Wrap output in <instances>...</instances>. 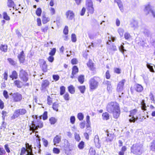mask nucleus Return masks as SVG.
<instances>
[{"mask_svg": "<svg viewBox=\"0 0 155 155\" xmlns=\"http://www.w3.org/2000/svg\"><path fill=\"white\" fill-rule=\"evenodd\" d=\"M107 110L113 114V117L117 119L120 116V110L119 104L116 102H111L109 103L107 106Z\"/></svg>", "mask_w": 155, "mask_h": 155, "instance_id": "f257e3e1", "label": "nucleus"}, {"mask_svg": "<svg viewBox=\"0 0 155 155\" xmlns=\"http://www.w3.org/2000/svg\"><path fill=\"white\" fill-rule=\"evenodd\" d=\"M41 116L38 117L37 115H35L33 120L31 122V126H30L29 130L33 132H38L36 131L38 129H41L43 127L44 124L41 120Z\"/></svg>", "mask_w": 155, "mask_h": 155, "instance_id": "f03ea898", "label": "nucleus"}, {"mask_svg": "<svg viewBox=\"0 0 155 155\" xmlns=\"http://www.w3.org/2000/svg\"><path fill=\"white\" fill-rule=\"evenodd\" d=\"M101 81V78L98 76H94L91 78L89 82L90 89L93 90L97 89L99 86V82Z\"/></svg>", "mask_w": 155, "mask_h": 155, "instance_id": "7ed1b4c3", "label": "nucleus"}, {"mask_svg": "<svg viewBox=\"0 0 155 155\" xmlns=\"http://www.w3.org/2000/svg\"><path fill=\"white\" fill-rule=\"evenodd\" d=\"M27 113V110L24 108L16 109L14 111L13 114L11 117V119L14 120L18 117L20 116H22L26 114Z\"/></svg>", "mask_w": 155, "mask_h": 155, "instance_id": "20e7f679", "label": "nucleus"}, {"mask_svg": "<svg viewBox=\"0 0 155 155\" xmlns=\"http://www.w3.org/2000/svg\"><path fill=\"white\" fill-rule=\"evenodd\" d=\"M142 147L140 145L136 143L133 144L130 148L131 153L134 154L140 155L142 153Z\"/></svg>", "mask_w": 155, "mask_h": 155, "instance_id": "39448f33", "label": "nucleus"}, {"mask_svg": "<svg viewBox=\"0 0 155 155\" xmlns=\"http://www.w3.org/2000/svg\"><path fill=\"white\" fill-rule=\"evenodd\" d=\"M138 110L137 109L135 108L130 111V114L129 116L130 118L129 119V121L130 123H134L138 119L137 116H135L136 114L138 113Z\"/></svg>", "mask_w": 155, "mask_h": 155, "instance_id": "423d86ee", "label": "nucleus"}, {"mask_svg": "<svg viewBox=\"0 0 155 155\" xmlns=\"http://www.w3.org/2000/svg\"><path fill=\"white\" fill-rule=\"evenodd\" d=\"M19 76L20 79L24 83L26 82L28 80V72L22 69L20 70Z\"/></svg>", "mask_w": 155, "mask_h": 155, "instance_id": "0eeeda50", "label": "nucleus"}, {"mask_svg": "<svg viewBox=\"0 0 155 155\" xmlns=\"http://www.w3.org/2000/svg\"><path fill=\"white\" fill-rule=\"evenodd\" d=\"M86 6L88 13L90 14H93L94 10L92 1L91 0H87L86 3Z\"/></svg>", "mask_w": 155, "mask_h": 155, "instance_id": "6e6552de", "label": "nucleus"}, {"mask_svg": "<svg viewBox=\"0 0 155 155\" xmlns=\"http://www.w3.org/2000/svg\"><path fill=\"white\" fill-rule=\"evenodd\" d=\"M134 90L138 93H141L143 90V87L140 84H136L134 85V88L130 87V91L132 94L134 93Z\"/></svg>", "mask_w": 155, "mask_h": 155, "instance_id": "1a4fd4ad", "label": "nucleus"}, {"mask_svg": "<svg viewBox=\"0 0 155 155\" xmlns=\"http://www.w3.org/2000/svg\"><path fill=\"white\" fill-rule=\"evenodd\" d=\"M22 99V95L18 92L14 93L12 96L13 102H20Z\"/></svg>", "mask_w": 155, "mask_h": 155, "instance_id": "9d476101", "label": "nucleus"}, {"mask_svg": "<svg viewBox=\"0 0 155 155\" xmlns=\"http://www.w3.org/2000/svg\"><path fill=\"white\" fill-rule=\"evenodd\" d=\"M39 62V66L40 69L43 72L45 73L48 71V65L46 61L44 60H40Z\"/></svg>", "mask_w": 155, "mask_h": 155, "instance_id": "9b49d317", "label": "nucleus"}, {"mask_svg": "<svg viewBox=\"0 0 155 155\" xmlns=\"http://www.w3.org/2000/svg\"><path fill=\"white\" fill-rule=\"evenodd\" d=\"M126 81V80L124 79H123L118 82L116 88V91L117 92L119 93L122 91L124 89V86Z\"/></svg>", "mask_w": 155, "mask_h": 155, "instance_id": "f8f14e48", "label": "nucleus"}, {"mask_svg": "<svg viewBox=\"0 0 155 155\" xmlns=\"http://www.w3.org/2000/svg\"><path fill=\"white\" fill-rule=\"evenodd\" d=\"M71 74L70 78L73 79L75 77V75L78 72L79 69L76 65H74L71 68Z\"/></svg>", "mask_w": 155, "mask_h": 155, "instance_id": "ddd939ff", "label": "nucleus"}, {"mask_svg": "<svg viewBox=\"0 0 155 155\" xmlns=\"http://www.w3.org/2000/svg\"><path fill=\"white\" fill-rule=\"evenodd\" d=\"M144 11L147 12V15L149 14L150 12L152 13L153 17H155V12L151 9V6L150 4H148L145 6Z\"/></svg>", "mask_w": 155, "mask_h": 155, "instance_id": "4468645a", "label": "nucleus"}, {"mask_svg": "<svg viewBox=\"0 0 155 155\" xmlns=\"http://www.w3.org/2000/svg\"><path fill=\"white\" fill-rule=\"evenodd\" d=\"M50 85V82L48 80H43L41 84V90H45L47 88L49 87Z\"/></svg>", "mask_w": 155, "mask_h": 155, "instance_id": "2eb2a0df", "label": "nucleus"}, {"mask_svg": "<svg viewBox=\"0 0 155 155\" xmlns=\"http://www.w3.org/2000/svg\"><path fill=\"white\" fill-rule=\"evenodd\" d=\"M18 58L20 63H24L25 61V56L23 51H22L18 56Z\"/></svg>", "mask_w": 155, "mask_h": 155, "instance_id": "dca6fc26", "label": "nucleus"}, {"mask_svg": "<svg viewBox=\"0 0 155 155\" xmlns=\"http://www.w3.org/2000/svg\"><path fill=\"white\" fill-rule=\"evenodd\" d=\"M65 15L66 17L70 20H72L74 17V14L72 11L68 10L66 13Z\"/></svg>", "mask_w": 155, "mask_h": 155, "instance_id": "f3484780", "label": "nucleus"}, {"mask_svg": "<svg viewBox=\"0 0 155 155\" xmlns=\"http://www.w3.org/2000/svg\"><path fill=\"white\" fill-rule=\"evenodd\" d=\"M63 148L65 151H70V143L67 140H65L64 142Z\"/></svg>", "mask_w": 155, "mask_h": 155, "instance_id": "a211bd4d", "label": "nucleus"}, {"mask_svg": "<svg viewBox=\"0 0 155 155\" xmlns=\"http://www.w3.org/2000/svg\"><path fill=\"white\" fill-rule=\"evenodd\" d=\"M61 136L59 135H56L53 139V142L54 145H56L57 144L59 143L61 141Z\"/></svg>", "mask_w": 155, "mask_h": 155, "instance_id": "6ab92c4d", "label": "nucleus"}, {"mask_svg": "<svg viewBox=\"0 0 155 155\" xmlns=\"http://www.w3.org/2000/svg\"><path fill=\"white\" fill-rule=\"evenodd\" d=\"M87 65L91 70L94 71L95 70V68L94 66V63L91 60L89 59V60L87 63Z\"/></svg>", "mask_w": 155, "mask_h": 155, "instance_id": "aec40b11", "label": "nucleus"}, {"mask_svg": "<svg viewBox=\"0 0 155 155\" xmlns=\"http://www.w3.org/2000/svg\"><path fill=\"white\" fill-rule=\"evenodd\" d=\"M94 141L95 147L97 148H100L101 147V144L99 143V139L98 135L95 136Z\"/></svg>", "mask_w": 155, "mask_h": 155, "instance_id": "412c9836", "label": "nucleus"}, {"mask_svg": "<svg viewBox=\"0 0 155 155\" xmlns=\"http://www.w3.org/2000/svg\"><path fill=\"white\" fill-rule=\"evenodd\" d=\"M50 21V18L47 17L45 14L42 15V21L43 24H45L49 22Z\"/></svg>", "mask_w": 155, "mask_h": 155, "instance_id": "4be33fe9", "label": "nucleus"}, {"mask_svg": "<svg viewBox=\"0 0 155 155\" xmlns=\"http://www.w3.org/2000/svg\"><path fill=\"white\" fill-rule=\"evenodd\" d=\"M114 2L117 4L121 11L122 12L124 10V8L121 1L120 0H114Z\"/></svg>", "mask_w": 155, "mask_h": 155, "instance_id": "5701e85b", "label": "nucleus"}, {"mask_svg": "<svg viewBox=\"0 0 155 155\" xmlns=\"http://www.w3.org/2000/svg\"><path fill=\"white\" fill-rule=\"evenodd\" d=\"M0 50L4 53L8 51L7 45L1 44L0 46Z\"/></svg>", "mask_w": 155, "mask_h": 155, "instance_id": "b1692460", "label": "nucleus"}, {"mask_svg": "<svg viewBox=\"0 0 155 155\" xmlns=\"http://www.w3.org/2000/svg\"><path fill=\"white\" fill-rule=\"evenodd\" d=\"M9 77L12 80L17 79L18 78V73L15 71L14 70L12 71V74Z\"/></svg>", "mask_w": 155, "mask_h": 155, "instance_id": "393cba45", "label": "nucleus"}, {"mask_svg": "<svg viewBox=\"0 0 155 155\" xmlns=\"http://www.w3.org/2000/svg\"><path fill=\"white\" fill-rule=\"evenodd\" d=\"M21 83L22 82L18 80H16L14 81V85L18 88H21L22 87Z\"/></svg>", "mask_w": 155, "mask_h": 155, "instance_id": "a878e982", "label": "nucleus"}, {"mask_svg": "<svg viewBox=\"0 0 155 155\" xmlns=\"http://www.w3.org/2000/svg\"><path fill=\"white\" fill-rule=\"evenodd\" d=\"M7 5L9 8H14L15 6V3L13 0H8Z\"/></svg>", "mask_w": 155, "mask_h": 155, "instance_id": "bb28decb", "label": "nucleus"}, {"mask_svg": "<svg viewBox=\"0 0 155 155\" xmlns=\"http://www.w3.org/2000/svg\"><path fill=\"white\" fill-rule=\"evenodd\" d=\"M69 92L71 94H74L75 92V89L74 87L72 85H70L68 87Z\"/></svg>", "mask_w": 155, "mask_h": 155, "instance_id": "cd10ccee", "label": "nucleus"}, {"mask_svg": "<svg viewBox=\"0 0 155 155\" xmlns=\"http://www.w3.org/2000/svg\"><path fill=\"white\" fill-rule=\"evenodd\" d=\"M78 79L79 82L81 84H82L84 82V76L83 75H80L78 76Z\"/></svg>", "mask_w": 155, "mask_h": 155, "instance_id": "c85d7f7f", "label": "nucleus"}, {"mask_svg": "<svg viewBox=\"0 0 155 155\" xmlns=\"http://www.w3.org/2000/svg\"><path fill=\"white\" fill-rule=\"evenodd\" d=\"M37 137L38 138L36 140V141L37 143V145H36V147L38 149L39 153H40V151L41 150H40V148L41 147L40 142V139L38 135H37Z\"/></svg>", "mask_w": 155, "mask_h": 155, "instance_id": "c756f323", "label": "nucleus"}, {"mask_svg": "<svg viewBox=\"0 0 155 155\" xmlns=\"http://www.w3.org/2000/svg\"><path fill=\"white\" fill-rule=\"evenodd\" d=\"M127 150V147L126 146H123L121 148L120 150L118 152L119 155H124L125 152Z\"/></svg>", "mask_w": 155, "mask_h": 155, "instance_id": "7c9ffc66", "label": "nucleus"}, {"mask_svg": "<svg viewBox=\"0 0 155 155\" xmlns=\"http://www.w3.org/2000/svg\"><path fill=\"white\" fill-rule=\"evenodd\" d=\"M57 119L54 117H51L49 118V121L51 125H54L57 122Z\"/></svg>", "mask_w": 155, "mask_h": 155, "instance_id": "2f4dec72", "label": "nucleus"}, {"mask_svg": "<svg viewBox=\"0 0 155 155\" xmlns=\"http://www.w3.org/2000/svg\"><path fill=\"white\" fill-rule=\"evenodd\" d=\"M25 148L27 150V153L28 152H32V147L31 145H30L29 143L26 142L25 143Z\"/></svg>", "mask_w": 155, "mask_h": 155, "instance_id": "473e14b6", "label": "nucleus"}, {"mask_svg": "<svg viewBox=\"0 0 155 155\" xmlns=\"http://www.w3.org/2000/svg\"><path fill=\"white\" fill-rule=\"evenodd\" d=\"M102 119L103 120H107L109 119L110 116L107 112H105L102 114Z\"/></svg>", "mask_w": 155, "mask_h": 155, "instance_id": "72a5a7b5", "label": "nucleus"}, {"mask_svg": "<svg viewBox=\"0 0 155 155\" xmlns=\"http://www.w3.org/2000/svg\"><path fill=\"white\" fill-rule=\"evenodd\" d=\"M141 104V108L142 110L143 111H146L147 110V107L146 105V104L145 103L144 100H142L140 102Z\"/></svg>", "mask_w": 155, "mask_h": 155, "instance_id": "f704fd0d", "label": "nucleus"}, {"mask_svg": "<svg viewBox=\"0 0 155 155\" xmlns=\"http://www.w3.org/2000/svg\"><path fill=\"white\" fill-rule=\"evenodd\" d=\"M63 95V97L64 100L66 101H68L70 99V97L69 94L66 92L65 94H64Z\"/></svg>", "mask_w": 155, "mask_h": 155, "instance_id": "c9c22d12", "label": "nucleus"}, {"mask_svg": "<svg viewBox=\"0 0 155 155\" xmlns=\"http://www.w3.org/2000/svg\"><path fill=\"white\" fill-rule=\"evenodd\" d=\"M124 37L125 39L128 41H130L132 39V36L130 33L128 32H126L124 34Z\"/></svg>", "mask_w": 155, "mask_h": 155, "instance_id": "e433bc0d", "label": "nucleus"}, {"mask_svg": "<svg viewBox=\"0 0 155 155\" xmlns=\"http://www.w3.org/2000/svg\"><path fill=\"white\" fill-rule=\"evenodd\" d=\"M59 106V104L57 102H55L53 104L52 108L54 110L57 111H58Z\"/></svg>", "mask_w": 155, "mask_h": 155, "instance_id": "4c0bfd02", "label": "nucleus"}, {"mask_svg": "<svg viewBox=\"0 0 155 155\" xmlns=\"http://www.w3.org/2000/svg\"><path fill=\"white\" fill-rule=\"evenodd\" d=\"M78 88L81 93L84 94V93L86 90V87L85 85L79 86Z\"/></svg>", "mask_w": 155, "mask_h": 155, "instance_id": "58836bf2", "label": "nucleus"}, {"mask_svg": "<svg viewBox=\"0 0 155 155\" xmlns=\"http://www.w3.org/2000/svg\"><path fill=\"white\" fill-rule=\"evenodd\" d=\"M42 9L41 8H38L35 11L36 15L38 17L41 16L42 13Z\"/></svg>", "mask_w": 155, "mask_h": 155, "instance_id": "ea45409f", "label": "nucleus"}, {"mask_svg": "<svg viewBox=\"0 0 155 155\" xmlns=\"http://www.w3.org/2000/svg\"><path fill=\"white\" fill-rule=\"evenodd\" d=\"M96 151L93 147H91L89 150L88 155H95Z\"/></svg>", "mask_w": 155, "mask_h": 155, "instance_id": "a19ab883", "label": "nucleus"}, {"mask_svg": "<svg viewBox=\"0 0 155 155\" xmlns=\"http://www.w3.org/2000/svg\"><path fill=\"white\" fill-rule=\"evenodd\" d=\"M66 91V88L63 86H61L60 87V94L61 95H62L65 93Z\"/></svg>", "mask_w": 155, "mask_h": 155, "instance_id": "79ce46f5", "label": "nucleus"}, {"mask_svg": "<svg viewBox=\"0 0 155 155\" xmlns=\"http://www.w3.org/2000/svg\"><path fill=\"white\" fill-rule=\"evenodd\" d=\"M3 18L6 21H9L10 17L8 16L6 12H4L3 13Z\"/></svg>", "mask_w": 155, "mask_h": 155, "instance_id": "37998d69", "label": "nucleus"}, {"mask_svg": "<svg viewBox=\"0 0 155 155\" xmlns=\"http://www.w3.org/2000/svg\"><path fill=\"white\" fill-rule=\"evenodd\" d=\"M78 148L80 149H83L84 147V142L81 141L78 144Z\"/></svg>", "mask_w": 155, "mask_h": 155, "instance_id": "c03bdc74", "label": "nucleus"}, {"mask_svg": "<svg viewBox=\"0 0 155 155\" xmlns=\"http://www.w3.org/2000/svg\"><path fill=\"white\" fill-rule=\"evenodd\" d=\"M105 78L107 79H109L111 77V75L110 74V71L107 70L106 71L105 73Z\"/></svg>", "mask_w": 155, "mask_h": 155, "instance_id": "a18cd8bd", "label": "nucleus"}, {"mask_svg": "<svg viewBox=\"0 0 155 155\" xmlns=\"http://www.w3.org/2000/svg\"><path fill=\"white\" fill-rule=\"evenodd\" d=\"M27 152V150L25 147H22L21 148L20 155H24L26 152Z\"/></svg>", "mask_w": 155, "mask_h": 155, "instance_id": "49530a36", "label": "nucleus"}, {"mask_svg": "<svg viewBox=\"0 0 155 155\" xmlns=\"http://www.w3.org/2000/svg\"><path fill=\"white\" fill-rule=\"evenodd\" d=\"M150 148L151 150L152 151H155V140H153L151 142Z\"/></svg>", "mask_w": 155, "mask_h": 155, "instance_id": "de8ad7c7", "label": "nucleus"}, {"mask_svg": "<svg viewBox=\"0 0 155 155\" xmlns=\"http://www.w3.org/2000/svg\"><path fill=\"white\" fill-rule=\"evenodd\" d=\"M77 117L79 120L81 121L83 120L84 116L82 113H79L78 114Z\"/></svg>", "mask_w": 155, "mask_h": 155, "instance_id": "09e8293b", "label": "nucleus"}, {"mask_svg": "<svg viewBox=\"0 0 155 155\" xmlns=\"http://www.w3.org/2000/svg\"><path fill=\"white\" fill-rule=\"evenodd\" d=\"M47 104L48 105H50L52 104V98L50 96H47Z\"/></svg>", "mask_w": 155, "mask_h": 155, "instance_id": "8fccbe9b", "label": "nucleus"}, {"mask_svg": "<svg viewBox=\"0 0 155 155\" xmlns=\"http://www.w3.org/2000/svg\"><path fill=\"white\" fill-rule=\"evenodd\" d=\"M76 35L74 33H73L71 35V40L73 42H75L77 41Z\"/></svg>", "mask_w": 155, "mask_h": 155, "instance_id": "3c124183", "label": "nucleus"}, {"mask_svg": "<svg viewBox=\"0 0 155 155\" xmlns=\"http://www.w3.org/2000/svg\"><path fill=\"white\" fill-rule=\"evenodd\" d=\"M56 49L55 48H52L49 52V54L50 55L54 56L56 52Z\"/></svg>", "mask_w": 155, "mask_h": 155, "instance_id": "603ef678", "label": "nucleus"}, {"mask_svg": "<svg viewBox=\"0 0 155 155\" xmlns=\"http://www.w3.org/2000/svg\"><path fill=\"white\" fill-rule=\"evenodd\" d=\"M42 119L44 120H45L48 119V112L45 111L42 114Z\"/></svg>", "mask_w": 155, "mask_h": 155, "instance_id": "864d4df0", "label": "nucleus"}, {"mask_svg": "<svg viewBox=\"0 0 155 155\" xmlns=\"http://www.w3.org/2000/svg\"><path fill=\"white\" fill-rule=\"evenodd\" d=\"M71 63L72 65H75L78 63V61L76 58H73L71 60Z\"/></svg>", "mask_w": 155, "mask_h": 155, "instance_id": "5fc2aeb1", "label": "nucleus"}, {"mask_svg": "<svg viewBox=\"0 0 155 155\" xmlns=\"http://www.w3.org/2000/svg\"><path fill=\"white\" fill-rule=\"evenodd\" d=\"M7 60L9 63L12 65H15V62L11 58H8Z\"/></svg>", "mask_w": 155, "mask_h": 155, "instance_id": "6e6d98bb", "label": "nucleus"}, {"mask_svg": "<svg viewBox=\"0 0 155 155\" xmlns=\"http://www.w3.org/2000/svg\"><path fill=\"white\" fill-rule=\"evenodd\" d=\"M63 33L65 35H67L68 33V27L65 26L63 29Z\"/></svg>", "mask_w": 155, "mask_h": 155, "instance_id": "4d7b16f0", "label": "nucleus"}, {"mask_svg": "<svg viewBox=\"0 0 155 155\" xmlns=\"http://www.w3.org/2000/svg\"><path fill=\"white\" fill-rule=\"evenodd\" d=\"M48 26H45L44 27H42L41 29V30L42 32L46 33L47 32V31L48 30Z\"/></svg>", "mask_w": 155, "mask_h": 155, "instance_id": "13d9d810", "label": "nucleus"}, {"mask_svg": "<svg viewBox=\"0 0 155 155\" xmlns=\"http://www.w3.org/2000/svg\"><path fill=\"white\" fill-rule=\"evenodd\" d=\"M53 152L55 154H58L60 153V150L58 148L54 147L53 149Z\"/></svg>", "mask_w": 155, "mask_h": 155, "instance_id": "bf43d9fd", "label": "nucleus"}, {"mask_svg": "<svg viewBox=\"0 0 155 155\" xmlns=\"http://www.w3.org/2000/svg\"><path fill=\"white\" fill-rule=\"evenodd\" d=\"M75 118L74 116H72L70 117V123L72 124H74L75 123Z\"/></svg>", "mask_w": 155, "mask_h": 155, "instance_id": "052dcab7", "label": "nucleus"}, {"mask_svg": "<svg viewBox=\"0 0 155 155\" xmlns=\"http://www.w3.org/2000/svg\"><path fill=\"white\" fill-rule=\"evenodd\" d=\"M3 96L6 99H7L9 98V96L7 91L4 90L3 91Z\"/></svg>", "mask_w": 155, "mask_h": 155, "instance_id": "680f3d73", "label": "nucleus"}, {"mask_svg": "<svg viewBox=\"0 0 155 155\" xmlns=\"http://www.w3.org/2000/svg\"><path fill=\"white\" fill-rule=\"evenodd\" d=\"M147 66L151 72H154V70L153 69V66L151 65L150 64H147Z\"/></svg>", "mask_w": 155, "mask_h": 155, "instance_id": "e2e57ef3", "label": "nucleus"}, {"mask_svg": "<svg viewBox=\"0 0 155 155\" xmlns=\"http://www.w3.org/2000/svg\"><path fill=\"white\" fill-rule=\"evenodd\" d=\"M53 79L54 81H58L60 78V77L58 74H54L52 75Z\"/></svg>", "mask_w": 155, "mask_h": 155, "instance_id": "0e129e2a", "label": "nucleus"}, {"mask_svg": "<svg viewBox=\"0 0 155 155\" xmlns=\"http://www.w3.org/2000/svg\"><path fill=\"white\" fill-rule=\"evenodd\" d=\"M50 14L51 15H53L55 14V9L53 8H51L50 9Z\"/></svg>", "mask_w": 155, "mask_h": 155, "instance_id": "69168bd1", "label": "nucleus"}, {"mask_svg": "<svg viewBox=\"0 0 155 155\" xmlns=\"http://www.w3.org/2000/svg\"><path fill=\"white\" fill-rule=\"evenodd\" d=\"M118 32L120 36L122 37L124 32V30L123 29L119 28L118 30Z\"/></svg>", "mask_w": 155, "mask_h": 155, "instance_id": "338daca9", "label": "nucleus"}, {"mask_svg": "<svg viewBox=\"0 0 155 155\" xmlns=\"http://www.w3.org/2000/svg\"><path fill=\"white\" fill-rule=\"evenodd\" d=\"M121 69L119 68H116L114 69V73L119 74L121 73Z\"/></svg>", "mask_w": 155, "mask_h": 155, "instance_id": "774afa93", "label": "nucleus"}]
</instances>
